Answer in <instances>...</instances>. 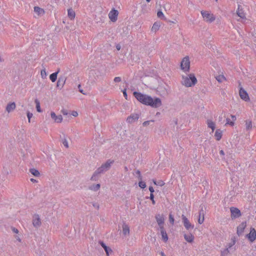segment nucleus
Wrapping results in <instances>:
<instances>
[{
    "mask_svg": "<svg viewBox=\"0 0 256 256\" xmlns=\"http://www.w3.org/2000/svg\"><path fill=\"white\" fill-rule=\"evenodd\" d=\"M62 142L66 148H68V142L66 140V136L64 134V138H62Z\"/></svg>",
    "mask_w": 256,
    "mask_h": 256,
    "instance_id": "nucleus-43",
    "label": "nucleus"
},
{
    "mask_svg": "<svg viewBox=\"0 0 256 256\" xmlns=\"http://www.w3.org/2000/svg\"><path fill=\"white\" fill-rule=\"evenodd\" d=\"M160 22H156L152 28L151 30L152 32H156L160 28Z\"/></svg>",
    "mask_w": 256,
    "mask_h": 256,
    "instance_id": "nucleus-30",
    "label": "nucleus"
},
{
    "mask_svg": "<svg viewBox=\"0 0 256 256\" xmlns=\"http://www.w3.org/2000/svg\"><path fill=\"white\" fill-rule=\"evenodd\" d=\"M138 186L140 187L142 189H144L146 188V185L144 182V181H139L138 182Z\"/></svg>",
    "mask_w": 256,
    "mask_h": 256,
    "instance_id": "nucleus-42",
    "label": "nucleus"
},
{
    "mask_svg": "<svg viewBox=\"0 0 256 256\" xmlns=\"http://www.w3.org/2000/svg\"><path fill=\"white\" fill-rule=\"evenodd\" d=\"M158 226H160L164 224V218L163 216H160V214H158L155 216Z\"/></svg>",
    "mask_w": 256,
    "mask_h": 256,
    "instance_id": "nucleus-22",
    "label": "nucleus"
},
{
    "mask_svg": "<svg viewBox=\"0 0 256 256\" xmlns=\"http://www.w3.org/2000/svg\"><path fill=\"white\" fill-rule=\"evenodd\" d=\"M246 130H250L252 128V122L250 120H246Z\"/></svg>",
    "mask_w": 256,
    "mask_h": 256,
    "instance_id": "nucleus-37",
    "label": "nucleus"
},
{
    "mask_svg": "<svg viewBox=\"0 0 256 256\" xmlns=\"http://www.w3.org/2000/svg\"><path fill=\"white\" fill-rule=\"evenodd\" d=\"M148 190L150 192V194H154V188L152 186H150L148 188Z\"/></svg>",
    "mask_w": 256,
    "mask_h": 256,
    "instance_id": "nucleus-55",
    "label": "nucleus"
},
{
    "mask_svg": "<svg viewBox=\"0 0 256 256\" xmlns=\"http://www.w3.org/2000/svg\"><path fill=\"white\" fill-rule=\"evenodd\" d=\"M162 105V100L160 98L156 96L152 98L150 96L148 106H150L153 108H158Z\"/></svg>",
    "mask_w": 256,
    "mask_h": 256,
    "instance_id": "nucleus-5",
    "label": "nucleus"
},
{
    "mask_svg": "<svg viewBox=\"0 0 256 256\" xmlns=\"http://www.w3.org/2000/svg\"><path fill=\"white\" fill-rule=\"evenodd\" d=\"M34 102L36 104V110L37 112H42V110L40 108V101L38 100V99L36 98L34 100Z\"/></svg>",
    "mask_w": 256,
    "mask_h": 256,
    "instance_id": "nucleus-34",
    "label": "nucleus"
},
{
    "mask_svg": "<svg viewBox=\"0 0 256 256\" xmlns=\"http://www.w3.org/2000/svg\"><path fill=\"white\" fill-rule=\"evenodd\" d=\"M114 162V160L111 159L108 160L104 164H102L98 170L102 174L108 170L112 164Z\"/></svg>",
    "mask_w": 256,
    "mask_h": 256,
    "instance_id": "nucleus-4",
    "label": "nucleus"
},
{
    "mask_svg": "<svg viewBox=\"0 0 256 256\" xmlns=\"http://www.w3.org/2000/svg\"><path fill=\"white\" fill-rule=\"evenodd\" d=\"M60 72V68H58L57 70L50 74V79L51 80L52 82H55L57 80L58 74Z\"/></svg>",
    "mask_w": 256,
    "mask_h": 256,
    "instance_id": "nucleus-24",
    "label": "nucleus"
},
{
    "mask_svg": "<svg viewBox=\"0 0 256 256\" xmlns=\"http://www.w3.org/2000/svg\"><path fill=\"white\" fill-rule=\"evenodd\" d=\"M26 115H27L28 122H30V118H32L33 114L32 112H30L29 111H28L26 112Z\"/></svg>",
    "mask_w": 256,
    "mask_h": 256,
    "instance_id": "nucleus-45",
    "label": "nucleus"
},
{
    "mask_svg": "<svg viewBox=\"0 0 256 256\" xmlns=\"http://www.w3.org/2000/svg\"><path fill=\"white\" fill-rule=\"evenodd\" d=\"M16 105L15 102H11L8 103L7 104V106H6V110L8 112H10L14 110L16 108Z\"/></svg>",
    "mask_w": 256,
    "mask_h": 256,
    "instance_id": "nucleus-23",
    "label": "nucleus"
},
{
    "mask_svg": "<svg viewBox=\"0 0 256 256\" xmlns=\"http://www.w3.org/2000/svg\"><path fill=\"white\" fill-rule=\"evenodd\" d=\"M30 172L34 176H40L39 171L34 168H30Z\"/></svg>",
    "mask_w": 256,
    "mask_h": 256,
    "instance_id": "nucleus-35",
    "label": "nucleus"
},
{
    "mask_svg": "<svg viewBox=\"0 0 256 256\" xmlns=\"http://www.w3.org/2000/svg\"><path fill=\"white\" fill-rule=\"evenodd\" d=\"M245 238L250 243H253L256 240V230L253 227H250V232L245 236Z\"/></svg>",
    "mask_w": 256,
    "mask_h": 256,
    "instance_id": "nucleus-6",
    "label": "nucleus"
},
{
    "mask_svg": "<svg viewBox=\"0 0 256 256\" xmlns=\"http://www.w3.org/2000/svg\"><path fill=\"white\" fill-rule=\"evenodd\" d=\"M11 229H12V230L14 233H16V234H18V230L16 228H14V226H12L11 227Z\"/></svg>",
    "mask_w": 256,
    "mask_h": 256,
    "instance_id": "nucleus-54",
    "label": "nucleus"
},
{
    "mask_svg": "<svg viewBox=\"0 0 256 256\" xmlns=\"http://www.w3.org/2000/svg\"><path fill=\"white\" fill-rule=\"evenodd\" d=\"M61 112H62V114H64V115H68L69 114H70V112H68V110H66V109H62L61 110Z\"/></svg>",
    "mask_w": 256,
    "mask_h": 256,
    "instance_id": "nucleus-50",
    "label": "nucleus"
},
{
    "mask_svg": "<svg viewBox=\"0 0 256 256\" xmlns=\"http://www.w3.org/2000/svg\"><path fill=\"white\" fill-rule=\"evenodd\" d=\"M118 12L114 8H112L108 14V17L112 22H115L118 20Z\"/></svg>",
    "mask_w": 256,
    "mask_h": 256,
    "instance_id": "nucleus-11",
    "label": "nucleus"
},
{
    "mask_svg": "<svg viewBox=\"0 0 256 256\" xmlns=\"http://www.w3.org/2000/svg\"><path fill=\"white\" fill-rule=\"evenodd\" d=\"M161 235H162V238L163 241L165 242H166L168 239V236L166 234V231L160 232Z\"/></svg>",
    "mask_w": 256,
    "mask_h": 256,
    "instance_id": "nucleus-36",
    "label": "nucleus"
},
{
    "mask_svg": "<svg viewBox=\"0 0 256 256\" xmlns=\"http://www.w3.org/2000/svg\"><path fill=\"white\" fill-rule=\"evenodd\" d=\"M229 252H225V250L221 252V256H225L227 255Z\"/></svg>",
    "mask_w": 256,
    "mask_h": 256,
    "instance_id": "nucleus-57",
    "label": "nucleus"
},
{
    "mask_svg": "<svg viewBox=\"0 0 256 256\" xmlns=\"http://www.w3.org/2000/svg\"><path fill=\"white\" fill-rule=\"evenodd\" d=\"M66 78L64 76H60L58 78V80L57 81V82H56V88L58 89H59V90H61L64 84H65V82H66Z\"/></svg>",
    "mask_w": 256,
    "mask_h": 256,
    "instance_id": "nucleus-14",
    "label": "nucleus"
},
{
    "mask_svg": "<svg viewBox=\"0 0 256 256\" xmlns=\"http://www.w3.org/2000/svg\"><path fill=\"white\" fill-rule=\"evenodd\" d=\"M40 75L42 78L44 79L46 78L47 73L45 68L41 70Z\"/></svg>",
    "mask_w": 256,
    "mask_h": 256,
    "instance_id": "nucleus-41",
    "label": "nucleus"
},
{
    "mask_svg": "<svg viewBox=\"0 0 256 256\" xmlns=\"http://www.w3.org/2000/svg\"><path fill=\"white\" fill-rule=\"evenodd\" d=\"M168 217H169L170 223L171 224L174 225V216L173 214H172V212H170V213Z\"/></svg>",
    "mask_w": 256,
    "mask_h": 256,
    "instance_id": "nucleus-40",
    "label": "nucleus"
},
{
    "mask_svg": "<svg viewBox=\"0 0 256 256\" xmlns=\"http://www.w3.org/2000/svg\"><path fill=\"white\" fill-rule=\"evenodd\" d=\"M239 94L241 99L244 100L245 102H248L250 100L248 93L242 86L240 88L239 90Z\"/></svg>",
    "mask_w": 256,
    "mask_h": 256,
    "instance_id": "nucleus-10",
    "label": "nucleus"
},
{
    "mask_svg": "<svg viewBox=\"0 0 256 256\" xmlns=\"http://www.w3.org/2000/svg\"><path fill=\"white\" fill-rule=\"evenodd\" d=\"M98 244L104 248V250L106 256H109L110 254L112 252V249L108 246L102 240H99Z\"/></svg>",
    "mask_w": 256,
    "mask_h": 256,
    "instance_id": "nucleus-16",
    "label": "nucleus"
},
{
    "mask_svg": "<svg viewBox=\"0 0 256 256\" xmlns=\"http://www.w3.org/2000/svg\"><path fill=\"white\" fill-rule=\"evenodd\" d=\"M122 92L123 93L124 96L126 100H128V94L126 93V88L123 90H122Z\"/></svg>",
    "mask_w": 256,
    "mask_h": 256,
    "instance_id": "nucleus-47",
    "label": "nucleus"
},
{
    "mask_svg": "<svg viewBox=\"0 0 256 256\" xmlns=\"http://www.w3.org/2000/svg\"><path fill=\"white\" fill-rule=\"evenodd\" d=\"M182 84L186 87L194 86L198 82L197 79L194 74H190L188 76H182Z\"/></svg>",
    "mask_w": 256,
    "mask_h": 256,
    "instance_id": "nucleus-1",
    "label": "nucleus"
},
{
    "mask_svg": "<svg viewBox=\"0 0 256 256\" xmlns=\"http://www.w3.org/2000/svg\"><path fill=\"white\" fill-rule=\"evenodd\" d=\"M214 136L216 140H220L222 136V131L220 129H217L215 132Z\"/></svg>",
    "mask_w": 256,
    "mask_h": 256,
    "instance_id": "nucleus-29",
    "label": "nucleus"
},
{
    "mask_svg": "<svg viewBox=\"0 0 256 256\" xmlns=\"http://www.w3.org/2000/svg\"><path fill=\"white\" fill-rule=\"evenodd\" d=\"M207 124L208 128L212 129V131L214 132L216 128V124L214 122H213L210 120H207Z\"/></svg>",
    "mask_w": 256,
    "mask_h": 256,
    "instance_id": "nucleus-33",
    "label": "nucleus"
},
{
    "mask_svg": "<svg viewBox=\"0 0 256 256\" xmlns=\"http://www.w3.org/2000/svg\"><path fill=\"white\" fill-rule=\"evenodd\" d=\"M100 184H93L92 185L88 187L89 190H93L94 192H97L98 190H100Z\"/></svg>",
    "mask_w": 256,
    "mask_h": 256,
    "instance_id": "nucleus-31",
    "label": "nucleus"
},
{
    "mask_svg": "<svg viewBox=\"0 0 256 256\" xmlns=\"http://www.w3.org/2000/svg\"><path fill=\"white\" fill-rule=\"evenodd\" d=\"M201 14L203 18L208 22H212L216 20V17L213 14H210L206 11H201Z\"/></svg>",
    "mask_w": 256,
    "mask_h": 256,
    "instance_id": "nucleus-7",
    "label": "nucleus"
},
{
    "mask_svg": "<svg viewBox=\"0 0 256 256\" xmlns=\"http://www.w3.org/2000/svg\"><path fill=\"white\" fill-rule=\"evenodd\" d=\"M34 11L39 16H43L45 13V12L43 8H40L38 6H35L34 7Z\"/></svg>",
    "mask_w": 256,
    "mask_h": 256,
    "instance_id": "nucleus-27",
    "label": "nucleus"
},
{
    "mask_svg": "<svg viewBox=\"0 0 256 256\" xmlns=\"http://www.w3.org/2000/svg\"><path fill=\"white\" fill-rule=\"evenodd\" d=\"M240 6H241L240 5L238 6V8L236 11V14L238 16L240 17V18L242 19H246V14L244 12V11L242 10V8H240Z\"/></svg>",
    "mask_w": 256,
    "mask_h": 256,
    "instance_id": "nucleus-21",
    "label": "nucleus"
},
{
    "mask_svg": "<svg viewBox=\"0 0 256 256\" xmlns=\"http://www.w3.org/2000/svg\"><path fill=\"white\" fill-rule=\"evenodd\" d=\"M142 12L143 13L146 12L147 5L146 4H143L142 6Z\"/></svg>",
    "mask_w": 256,
    "mask_h": 256,
    "instance_id": "nucleus-49",
    "label": "nucleus"
},
{
    "mask_svg": "<svg viewBox=\"0 0 256 256\" xmlns=\"http://www.w3.org/2000/svg\"><path fill=\"white\" fill-rule=\"evenodd\" d=\"M226 124H228L232 126H233L234 124V122L231 120L229 118H226Z\"/></svg>",
    "mask_w": 256,
    "mask_h": 256,
    "instance_id": "nucleus-44",
    "label": "nucleus"
},
{
    "mask_svg": "<svg viewBox=\"0 0 256 256\" xmlns=\"http://www.w3.org/2000/svg\"><path fill=\"white\" fill-rule=\"evenodd\" d=\"M92 204L94 208H95L98 210H99L100 205L98 202H92Z\"/></svg>",
    "mask_w": 256,
    "mask_h": 256,
    "instance_id": "nucleus-48",
    "label": "nucleus"
},
{
    "mask_svg": "<svg viewBox=\"0 0 256 256\" xmlns=\"http://www.w3.org/2000/svg\"><path fill=\"white\" fill-rule=\"evenodd\" d=\"M204 211L203 210V208L202 207L201 209L198 212V222L200 224H202L204 222Z\"/></svg>",
    "mask_w": 256,
    "mask_h": 256,
    "instance_id": "nucleus-20",
    "label": "nucleus"
},
{
    "mask_svg": "<svg viewBox=\"0 0 256 256\" xmlns=\"http://www.w3.org/2000/svg\"><path fill=\"white\" fill-rule=\"evenodd\" d=\"M236 242V237L232 236V238L230 242L228 243L226 246V248L225 249V252H230V251L232 250H233L232 251L234 252L236 250V248L234 247V248H232V246H234Z\"/></svg>",
    "mask_w": 256,
    "mask_h": 256,
    "instance_id": "nucleus-13",
    "label": "nucleus"
},
{
    "mask_svg": "<svg viewBox=\"0 0 256 256\" xmlns=\"http://www.w3.org/2000/svg\"><path fill=\"white\" fill-rule=\"evenodd\" d=\"M122 80V78L120 77H115L114 80V81L115 82H121Z\"/></svg>",
    "mask_w": 256,
    "mask_h": 256,
    "instance_id": "nucleus-51",
    "label": "nucleus"
},
{
    "mask_svg": "<svg viewBox=\"0 0 256 256\" xmlns=\"http://www.w3.org/2000/svg\"><path fill=\"white\" fill-rule=\"evenodd\" d=\"M33 226L35 228H38L41 225V221L38 214L35 215V218L32 220Z\"/></svg>",
    "mask_w": 256,
    "mask_h": 256,
    "instance_id": "nucleus-19",
    "label": "nucleus"
},
{
    "mask_svg": "<svg viewBox=\"0 0 256 256\" xmlns=\"http://www.w3.org/2000/svg\"><path fill=\"white\" fill-rule=\"evenodd\" d=\"M70 114L74 117H76L78 116V113L76 111L72 110V111Z\"/></svg>",
    "mask_w": 256,
    "mask_h": 256,
    "instance_id": "nucleus-53",
    "label": "nucleus"
},
{
    "mask_svg": "<svg viewBox=\"0 0 256 256\" xmlns=\"http://www.w3.org/2000/svg\"><path fill=\"white\" fill-rule=\"evenodd\" d=\"M157 16L160 20L168 22L161 10H158L157 12Z\"/></svg>",
    "mask_w": 256,
    "mask_h": 256,
    "instance_id": "nucleus-32",
    "label": "nucleus"
},
{
    "mask_svg": "<svg viewBox=\"0 0 256 256\" xmlns=\"http://www.w3.org/2000/svg\"><path fill=\"white\" fill-rule=\"evenodd\" d=\"M246 227V221L242 222H241L240 224H239L238 226L237 230H236V234L238 236H240L243 234Z\"/></svg>",
    "mask_w": 256,
    "mask_h": 256,
    "instance_id": "nucleus-12",
    "label": "nucleus"
},
{
    "mask_svg": "<svg viewBox=\"0 0 256 256\" xmlns=\"http://www.w3.org/2000/svg\"><path fill=\"white\" fill-rule=\"evenodd\" d=\"M180 68L184 72L186 73L190 70V61L188 56H186L183 58L180 62Z\"/></svg>",
    "mask_w": 256,
    "mask_h": 256,
    "instance_id": "nucleus-3",
    "label": "nucleus"
},
{
    "mask_svg": "<svg viewBox=\"0 0 256 256\" xmlns=\"http://www.w3.org/2000/svg\"><path fill=\"white\" fill-rule=\"evenodd\" d=\"M80 86H81L80 84H79V85L78 86V89H79V92H80V93H82V94H85L84 92V90H83L80 89Z\"/></svg>",
    "mask_w": 256,
    "mask_h": 256,
    "instance_id": "nucleus-58",
    "label": "nucleus"
},
{
    "mask_svg": "<svg viewBox=\"0 0 256 256\" xmlns=\"http://www.w3.org/2000/svg\"><path fill=\"white\" fill-rule=\"evenodd\" d=\"M182 218L184 226L186 230H190L194 228V225L190 222L188 218L184 214H182Z\"/></svg>",
    "mask_w": 256,
    "mask_h": 256,
    "instance_id": "nucleus-9",
    "label": "nucleus"
},
{
    "mask_svg": "<svg viewBox=\"0 0 256 256\" xmlns=\"http://www.w3.org/2000/svg\"><path fill=\"white\" fill-rule=\"evenodd\" d=\"M122 234L124 236H128L130 234V227L125 222H123L122 225Z\"/></svg>",
    "mask_w": 256,
    "mask_h": 256,
    "instance_id": "nucleus-18",
    "label": "nucleus"
},
{
    "mask_svg": "<svg viewBox=\"0 0 256 256\" xmlns=\"http://www.w3.org/2000/svg\"><path fill=\"white\" fill-rule=\"evenodd\" d=\"M230 116H231V118H232V121H233L234 122V121H235V120H236V116H234V115H232V114H231V115H230Z\"/></svg>",
    "mask_w": 256,
    "mask_h": 256,
    "instance_id": "nucleus-59",
    "label": "nucleus"
},
{
    "mask_svg": "<svg viewBox=\"0 0 256 256\" xmlns=\"http://www.w3.org/2000/svg\"><path fill=\"white\" fill-rule=\"evenodd\" d=\"M151 122H154V120H146V121H145L143 123H142V126H146L148 125H149L150 124V123Z\"/></svg>",
    "mask_w": 256,
    "mask_h": 256,
    "instance_id": "nucleus-46",
    "label": "nucleus"
},
{
    "mask_svg": "<svg viewBox=\"0 0 256 256\" xmlns=\"http://www.w3.org/2000/svg\"><path fill=\"white\" fill-rule=\"evenodd\" d=\"M216 79L219 83H221L224 80H226V78L224 75H218L216 76Z\"/></svg>",
    "mask_w": 256,
    "mask_h": 256,
    "instance_id": "nucleus-39",
    "label": "nucleus"
},
{
    "mask_svg": "<svg viewBox=\"0 0 256 256\" xmlns=\"http://www.w3.org/2000/svg\"><path fill=\"white\" fill-rule=\"evenodd\" d=\"M116 48L117 50H120L121 47L119 44H118L116 46Z\"/></svg>",
    "mask_w": 256,
    "mask_h": 256,
    "instance_id": "nucleus-63",
    "label": "nucleus"
},
{
    "mask_svg": "<svg viewBox=\"0 0 256 256\" xmlns=\"http://www.w3.org/2000/svg\"><path fill=\"white\" fill-rule=\"evenodd\" d=\"M152 182H153V183L155 185L159 186H164V184H165L163 180H160L158 182V181L156 180L153 179L152 180Z\"/></svg>",
    "mask_w": 256,
    "mask_h": 256,
    "instance_id": "nucleus-38",
    "label": "nucleus"
},
{
    "mask_svg": "<svg viewBox=\"0 0 256 256\" xmlns=\"http://www.w3.org/2000/svg\"><path fill=\"white\" fill-rule=\"evenodd\" d=\"M184 240L189 243H192L194 238V236L192 234H184Z\"/></svg>",
    "mask_w": 256,
    "mask_h": 256,
    "instance_id": "nucleus-26",
    "label": "nucleus"
},
{
    "mask_svg": "<svg viewBox=\"0 0 256 256\" xmlns=\"http://www.w3.org/2000/svg\"><path fill=\"white\" fill-rule=\"evenodd\" d=\"M160 227V232H164L166 231L164 228V224L160 226H159Z\"/></svg>",
    "mask_w": 256,
    "mask_h": 256,
    "instance_id": "nucleus-56",
    "label": "nucleus"
},
{
    "mask_svg": "<svg viewBox=\"0 0 256 256\" xmlns=\"http://www.w3.org/2000/svg\"><path fill=\"white\" fill-rule=\"evenodd\" d=\"M160 254L161 256H166L165 255V254H164V252H162H162H160Z\"/></svg>",
    "mask_w": 256,
    "mask_h": 256,
    "instance_id": "nucleus-64",
    "label": "nucleus"
},
{
    "mask_svg": "<svg viewBox=\"0 0 256 256\" xmlns=\"http://www.w3.org/2000/svg\"><path fill=\"white\" fill-rule=\"evenodd\" d=\"M133 96L138 102L144 105L148 106L149 100L150 98V96L136 91L133 92Z\"/></svg>",
    "mask_w": 256,
    "mask_h": 256,
    "instance_id": "nucleus-2",
    "label": "nucleus"
},
{
    "mask_svg": "<svg viewBox=\"0 0 256 256\" xmlns=\"http://www.w3.org/2000/svg\"><path fill=\"white\" fill-rule=\"evenodd\" d=\"M139 118V114H132L129 116L126 119V122L129 124H132L138 120Z\"/></svg>",
    "mask_w": 256,
    "mask_h": 256,
    "instance_id": "nucleus-15",
    "label": "nucleus"
},
{
    "mask_svg": "<svg viewBox=\"0 0 256 256\" xmlns=\"http://www.w3.org/2000/svg\"><path fill=\"white\" fill-rule=\"evenodd\" d=\"M138 178L139 181H142V176L141 174L138 176Z\"/></svg>",
    "mask_w": 256,
    "mask_h": 256,
    "instance_id": "nucleus-61",
    "label": "nucleus"
},
{
    "mask_svg": "<svg viewBox=\"0 0 256 256\" xmlns=\"http://www.w3.org/2000/svg\"><path fill=\"white\" fill-rule=\"evenodd\" d=\"M68 16L70 20H74V19L76 13L72 8H70L68 10Z\"/></svg>",
    "mask_w": 256,
    "mask_h": 256,
    "instance_id": "nucleus-25",
    "label": "nucleus"
},
{
    "mask_svg": "<svg viewBox=\"0 0 256 256\" xmlns=\"http://www.w3.org/2000/svg\"><path fill=\"white\" fill-rule=\"evenodd\" d=\"M146 199H150V200L154 199V194H150V196H146Z\"/></svg>",
    "mask_w": 256,
    "mask_h": 256,
    "instance_id": "nucleus-52",
    "label": "nucleus"
},
{
    "mask_svg": "<svg viewBox=\"0 0 256 256\" xmlns=\"http://www.w3.org/2000/svg\"><path fill=\"white\" fill-rule=\"evenodd\" d=\"M100 174L102 173L97 168L94 172L90 180L92 181H98V174Z\"/></svg>",
    "mask_w": 256,
    "mask_h": 256,
    "instance_id": "nucleus-28",
    "label": "nucleus"
},
{
    "mask_svg": "<svg viewBox=\"0 0 256 256\" xmlns=\"http://www.w3.org/2000/svg\"><path fill=\"white\" fill-rule=\"evenodd\" d=\"M50 116L55 122L60 123L62 120V115L56 116L54 112H51Z\"/></svg>",
    "mask_w": 256,
    "mask_h": 256,
    "instance_id": "nucleus-17",
    "label": "nucleus"
},
{
    "mask_svg": "<svg viewBox=\"0 0 256 256\" xmlns=\"http://www.w3.org/2000/svg\"><path fill=\"white\" fill-rule=\"evenodd\" d=\"M152 201V203L153 205H154L156 204V200H154V199H152V200H150Z\"/></svg>",
    "mask_w": 256,
    "mask_h": 256,
    "instance_id": "nucleus-62",
    "label": "nucleus"
},
{
    "mask_svg": "<svg viewBox=\"0 0 256 256\" xmlns=\"http://www.w3.org/2000/svg\"><path fill=\"white\" fill-rule=\"evenodd\" d=\"M220 156H224V151L223 150H220Z\"/></svg>",
    "mask_w": 256,
    "mask_h": 256,
    "instance_id": "nucleus-60",
    "label": "nucleus"
},
{
    "mask_svg": "<svg viewBox=\"0 0 256 256\" xmlns=\"http://www.w3.org/2000/svg\"><path fill=\"white\" fill-rule=\"evenodd\" d=\"M230 211L231 213L230 216L232 220L238 218L242 216L240 210L237 208L231 207L230 208Z\"/></svg>",
    "mask_w": 256,
    "mask_h": 256,
    "instance_id": "nucleus-8",
    "label": "nucleus"
}]
</instances>
